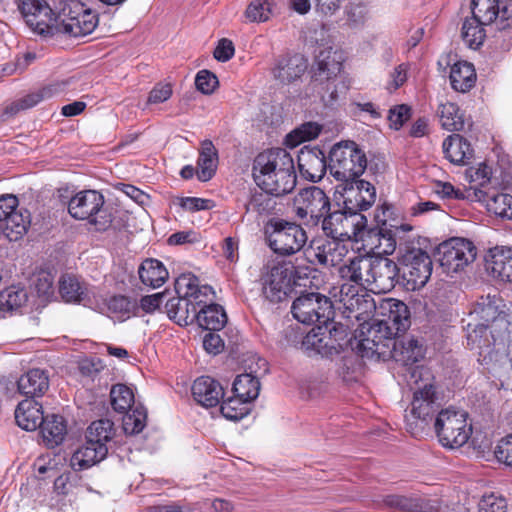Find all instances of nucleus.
<instances>
[{"label":"nucleus","mask_w":512,"mask_h":512,"mask_svg":"<svg viewBox=\"0 0 512 512\" xmlns=\"http://www.w3.org/2000/svg\"><path fill=\"white\" fill-rule=\"evenodd\" d=\"M475 312L484 323L468 333V341L480 349L479 360L482 364L501 362L505 358V342L509 327L507 315L499 312L491 302L478 304Z\"/></svg>","instance_id":"1"},{"label":"nucleus","mask_w":512,"mask_h":512,"mask_svg":"<svg viewBox=\"0 0 512 512\" xmlns=\"http://www.w3.org/2000/svg\"><path fill=\"white\" fill-rule=\"evenodd\" d=\"M253 177L262 190L274 197L289 194L296 186L293 158L282 148L264 151L254 160Z\"/></svg>","instance_id":"2"},{"label":"nucleus","mask_w":512,"mask_h":512,"mask_svg":"<svg viewBox=\"0 0 512 512\" xmlns=\"http://www.w3.org/2000/svg\"><path fill=\"white\" fill-rule=\"evenodd\" d=\"M407 383L414 392L410 413L406 415V425L413 436H418L431 423L440 408V402L430 374L425 368H411Z\"/></svg>","instance_id":"3"},{"label":"nucleus","mask_w":512,"mask_h":512,"mask_svg":"<svg viewBox=\"0 0 512 512\" xmlns=\"http://www.w3.org/2000/svg\"><path fill=\"white\" fill-rule=\"evenodd\" d=\"M367 167L365 153L353 141L335 144L329 154L330 174L343 184L357 180Z\"/></svg>","instance_id":"4"},{"label":"nucleus","mask_w":512,"mask_h":512,"mask_svg":"<svg viewBox=\"0 0 512 512\" xmlns=\"http://www.w3.org/2000/svg\"><path fill=\"white\" fill-rule=\"evenodd\" d=\"M104 197L95 190H84L68 202L69 214L78 220H88L98 231L106 230L112 222L111 214L104 207Z\"/></svg>","instance_id":"5"},{"label":"nucleus","mask_w":512,"mask_h":512,"mask_svg":"<svg viewBox=\"0 0 512 512\" xmlns=\"http://www.w3.org/2000/svg\"><path fill=\"white\" fill-rule=\"evenodd\" d=\"M465 411L447 408L441 410L434 422V429L439 442L448 448H458L467 443L472 433V426L467 422Z\"/></svg>","instance_id":"6"},{"label":"nucleus","mask_w":512,"mask_h":512,"mask_svg":"<svg viewBox=\"0 0 512 512\" xmlns=\"http://www.w3.org/2000/svg\"><path fill=\"white\" fill-rule=\"evenodd\" d=\"M399 246L402 252L400 262L404 280L412 290L422 288L432 274L430 256L422 248L408 243H400Z\"/></svg>","instance_id":"7"},{"label":"nucleus","mask_w":512,"mask_h":512,"mask_svg":"<svg viewBox=\"0 0 512 512\" xmlns=\"http://www.w3.org/2000/svg\"><path fill=\"white\" fill-rule=\"evenodd\" d=\"M295 319L304 324L328 325L333 319L331 300L320 293L310 292L297 297L291 307Z\"/></svg>","instance_id":"8"},{"label":"nucleus","mask_w":512,"mask_h":512,"mask_svg":"<svg viewBox=\"0 0 512 512\" xmlns=\"http://www.w3.org/2000/svg\"><path fill=\"white\" fill-rule=\"evenodd\" d=\"M268 232L269 247L279 255H292L299 252L307 242L305 230L298 224L285 220H276L270 223Z\"/></svg>","instance_id":"9"},{"label":"nucleus","mask_w":512,"mask_h":512,"mask_svg":"<svg viewBox=\"0 0 512 512\" xmlns=\"http://www.w3.org/2000/svg\"><path fill=\"white\" fill-rule=\"evenodd\" d=\"M296 216L307 226H317L330 211V199L317 186L301 189L294 199Z\"/></svg>","instance_id":"10"},{"label":"nucleus","mask_w":512,"mask_h":512,"mask_svg":"<svg viewBox=\"0 0 512 512\" xmlns=\"http://www.w3.org/2000/svg\"><path fill=\"white\" fill-rule=\"evenodd\" d=\"M301 277L300 267H293L287 263H278L262 275V294L272 303L282 302L292 292V273Z\"/></svg>","instance_id":"11"},{"label":"nucleus","mask_w":512,"mask_h":512,"mask_svg":"<svg viewBox=\"0 0 512 512\" xmlns=\"http://www.w3.org/2000/svg\"><path fill=\"white\" fill-rule=\"evenodd\" d=\"M366 217L361 213L343 210L328 212L321 219L324 233L332 239H350L366 226Z\"/></svg>","instance_id":"12"},{"label":"nucleus","mask_w":512,"mask_h":512,"mask_svg":"<svg viewBox=\"0 0 512 512\" xmlns=\"http://www.w3.org/2000/svg\"><path fill=\"white\" fill-rule=\"evenodd\" d=\"M18 198L12 194L0 196V226L3 235L9 241L21 239L30 225V215L24 210H18Z\"/></svg>","instance_id":"13"},{"label":"nucleus","mask_w":512,"mask_h":512,"mask_svg":"<svg viewBox=\"0 0 512 512\" xmlns=\"http://www.w3.org/2000/svg\"><path fill=\"white\" fill-rule=\"evenodd\" d=\"M18 8L26 24L42 36H54L57 16L45 0H20Z\"/></svg>","instance_id":"14"},{"label":"nucleus","mask_w":512,"mask_h":512,"mask_svg":"<svg viewBox=\"0 0 512 512\" xmlns=\"http://www.w3.org/2000/svg\"><path fill=\"white\" fill-rule=\"evenodd\" d=\"M441 267L449 274L463 269L476 257V247L464 238H451L438 248Z\"/></svg>","instance_id":"15"},{"label":"nucleus","mask_w":512,"mask_h":512,"mask_svg":"<svg viewBox=\"0 0 512 512\" xmlns=\"http://www.w3.org/2000/svg\"><path fill=\"white\" fill-rule=\"evenodd\" d=\"M337 239L316 242L304 250V255L310 263H319L324 267H340L348 254V248Z\"/></svg>","instance_id":"16"},{"label":"nucleus","mask_w":512,"mask_h":512,"mask_svg":"<svg viewBox=\"0 0 512 512\" xmlns=\"http://www.w3.org/2000/svg\"><path fill=\"white\" fill-rule=\"evenodd\" d=\"M308 68L307 60L300 54H283L275 58L270 73L281 85H290L299 80Z\"/></svg>","instance_id":"17"},{"label":"nucleus","mask_w":512,"mask_h":512,"mask_svg":"<svg viewBox=\"0 0 512 512\" xmlns=\"http://www.w3.org/2000/svg\"><path fill=\"white\" fill-rule=\"evenodd\" d=\"M343 205L348 211L360 213L369 209L375 202V187L364 180H354L343 184Z\"/></svg>","instance_id":"18"},{"label":"nucleus","mask_w":512,"mask_h":512,"mask_svg":"<svg viewBox=\"0 0 512 512\" xmlns=\"http://www.w3.org/2000/svg\"><path fill=\"white\" fill-rule=\"evenodd\" d=\"M374 257L358 255L349 258L338 268V275L342 281L351 282L369 289Z\"/></svg>","instance_id":"19"},{"label":"nucleus","mask_w":512,"mask_h":512,"mask_svg":"<svg viewBox=\"0 0 512 512\" xmlns=\"http://www.w3.org/2000/svg\"><path fill=\"white\" fill-rule=\"evenodd\" d=\"M399 269L394 261L385 257H374L368 291L387 293L397 282Z\"/></svg>","instance_id":"20"},{"label":"nucleus","mask_w":512,"mask_h":512,"mask_svg":"<svg viewBox=\"0 0 512 512\" xmlns=\"http://www.w3.org/2000/svg\"><path fill=\"white\" fill-rule=\"evenodd\" d=\"M327 167L325 154L319 148H304L298 154V168L306 180L320 181L325 175Z\"/></svg>","instance_id":"21"},{"label":"nucleus","mask_w":512,"mask_h":512,"mask_svg":"<svg viewBox=\"0 0 512 512\" xmlns=\"http://www.w3.org/2000/svg\"><path fill=\"white\" fill-rule=\"evenodd\" d=\"M486 271L502 282H512V248L496 246L491 248L485 258Z\"/></svg>","instance_id":"22"},{"label":"nucleus","mask_w":512,"mask_h":512,"mask_svg":"<svg viewBox=\"0 0 512 512\" xmlns=\"http://www.w3.org/2000/svg\"><path fill=\"white\" fill-rule=\"evenodd\" d=\"M98 25V16L89 9H84L75 16H69L56 21V34H65L73 37L88 35L94 31Z\"/></svg>","instance_id":"23"},{"label":"nucleus","mask_w":512,"mask_h":512,"mask_svg":"<svg viewBox=\"0 0 512 512\" xmlns=\"http://www.w3.org/2000/svg\"><path fill=\"white\" fill-rule=\"evenodd\" d=\"M50 375L46 369L33 368L22 374L17 380L20 394L30 399L42 397L49 389Z\"/></svg>","instance_id":"24"},{"label":"nucleus","mask_w":512,"mask_h":512,"mask_svg":"<svg viewBox=\"0 0 512 512\" xmlns=\"http://www.w3.org/2000/svg\"><path fill=\"white\" fill-rule=\"evenodd\" d=\"M201 304L203 303L178 295L166 301L165 309L170 319L180 326H187L195 322Z\"/></svg>","instance_id":"25"},{"label":"nucleus","mask_w":512,"mask_h":512,"mask_svg":"<svg viewBox=\"0 0 512 512\" xmlns=\"http://www.w3.org/2000/svg\"><path fill=\"white\" fill-rule=\"evenodd\" d=\"M192 395L203 407H214L223 397V388L213 378L202 376L194 381Z\"/></svg>","instance_id":"26"},{"label":"nucleus","mask_w":512,"mask_h":512,"mask_svg":"<svg viewBox=\"0 0 512 512\" xmlns=\"http://www.w3.org/2000/svg\"><path fill=\"white\" fill-rule=\"evenodd\" d=\"M108 454L106 445L94 444L86 440L72 455L70 463L74 470H84L104 460Z\"/></svg>","instance_id":"27"},{"label":"nucleus","mask_w":512,"mask_h":512,"mask_svg":"<svg viewBox=\"0 0 512 512\" xmlns=\"http://www.w3.org/2000/svg\"><path fill=\"white\" fill-rule=\"evenodd\" d=\"M205 303L201 304L198 309L195 322L203 329L209 331L221 330L227 323V315L222 306L215 303H208L213 300V296L204 299Z\"/></svg>","instance_id":"28"},{"label":"nucleus","mask_w":512,"mask_h":512,"mask_svg":"<svg viewBox=\"0 0 512 512\" xmlns=\"http://www.w3.org/2000/svg\"><path fill=\"white\" fill-rule=\"evenodd\" d=\"M175 291L180 297L191 298L197 302L205 303L204 299L214 296V291L209 285H200L199 279L191 274L180 275L175 282Z\"/></svg>","instance_id":"29"},{"label":"nucleus","mask_w":512,"mask_h":512,"mask_svg":"<svg viewBox=\"0 0 512 512\" xmlns=\"http://www.w3.org/2000/svg\"><path fill=\"white\" fill-rule=\"evenodd\" d=\"M423 498L417 495L388 494L374 500L375 507L389 508L400 512H422Z\"/></svg>","instance_id":"30"},{"label":"nucleus","mask_w":512,"mask_h":512,"mask_svg":"<svg viewBox=\"0 0 512 512\" xmlns=\"http://www.w3.org/2000/svg\"><path fill=\"white\" fill-rule=\"evenodd\" d=\"M42 406L33 399L21 401L15 410V420L19 427L34 431L44 421Z\"/></svg>","instance_id":"31"},{"label":"nucleus","mask_w":512,"mask_h":512,"mask_svg":"<svg viewBox=\"0 0 512 512\" xmlns=\"http://www.w3.org/2000/svg\"><path fill=\"white\" fill-rule=\"evenodd\" d=\"M383 226L371 229L367 232L366 242L370 250L379 255H391L397 246V239L391 229L385 227V220Z\"/></svg>","instance_id":"32"},{"label":"nucleus","mask_w":512,"mask_h":512,"mask_svg":"<svg viewBox=\"0 0 512 512\" xmlns=\"http://www.w3.org/2000/svg\"><path fill=\"white\" fill-rule=\"evenodd\" d=\"M390 356L405 366L413 365L423 358V348L418 340L406 338L395 339L390 350Z\"/></svg>","instance_id":"33"},{"label":"nucleus","mask_w":512,"mask_h":512,"mask_svg":"<svg viewBox=\"0 0 512 512\" xmlns=\"http://www.w3.org/2000/svg\"><path fill=\"white\" fill-rule=\"evenodd\" d=\"M443 151L446 158L457 165H465L473 153L470 143L459 134L450 135L444 140Z\"/></svg>","instance_id":"34"},{"label":"nucleus","mask_w":512,"mask_h":512,"mask_svg":"<svg viewBox=\"0 0 512 512\" xmlns=\"http://www.w3.org/2000/svg\"><path fill=\"white\" fill-rule=\"evenodd\" d=\"M218 163V152L211 140L201 142L197 161V177L200 181H208L215 174Z\"/></svg>","instance_id":"35"},{"label":"nucleus","mask_w":512,"mask_h":512,"mask_svg":"<svg viewBox=\"0 0 512 512\" xmlns=\"http://www.w3.org/2000/svg\"><path fill=\"white\" fill-rule=\"evenodd\" d=\"M361 331L369 338L376 340L375 344H378L382 356H385L388 350H391L395 334L392 327L387 323H383V321L364 323L361 325Z\"/></svg>","instance_id":"36"},{"label":"nucleus","mask_w":512,"mask_h":512,"mask_svg":"<svg viewBox=\"0 0 512 512\" xmlns=\"http://www.w3.org/2000/svg\"><path fill=\"white\" fill-rule=\"evenodd\" d=\"M102 310H105L111 318L124 321L137 314L138 303L127 296L115 295L104 303Z\"/></svg>","instance_id":"37"},{"label":"nucleus","mask_w":512,"mask_h":512,"mask_svg":"<svg viewBox=\"0 0 512 512\" xmlns=\"http://www.w3.org/2000/svg\"><path fill=\"white\" fill-rule=\"evenodd\" d=\"M450 82L452 88L458 92L469 91L476 82L474 66L466 61L455 63L450 70Z\"/></svg>","instance_id":"38"},{"label":"nucleus","mask_w":512,"mask_h":512,"mask_svg":"<svg viewBox=\"0 0 512 512\" xmlns=\"http://www.w3.org/2000/svg\"><path fill=\"white\" fill-rule=\"evenodd\" d=\"M40 428L44 442L50 447L62 443L67 434V425L64 418L56 414L46 416Z\"/></svg>","instance_id":"39"},{"label":"nucleus","mask_w":512,"mask_h":512,"mask_svg":"<svg viewBox=\"0 0 512 512\" xmlns=\"http://www.w3.org/2000/svg\"><path fill=\"white\" fill-rule=\"evenodd\" d=\"M28 301L27 291L19 286H9L0 292V318L20 311Z\"/></svg>","instance_id":"40"},{"label":"nucleus","mask_w":512,"mask_h":512,"mask_svg":"<svg viewBox=\"0 0 512 512\" xmlns=\"http://www.w3.org/2000/svg\"><path fill=\"white\" fill-rule=\"evenodd\" d=\"M383 308L388 310V318L383 323L391 326L395 335L404 332L409 327V310L405 303L389 299L385 302Z\"/></svg>","instance_id":"41"},{"label":"nucleus","mask_w":512,"mask_h":512,"mask_svg":"<svg viewBox=\"0 0 512 512\" xmlns=\"http://www.w3.org/2000/svg\"><path fill=\"white\" fill-rule=\"evenodd\" d=\"M143 284L153 288L160 287L168 279V271L157 259H146L138 270Z\"/></svg>","instance_id":"42"},{"label":"nucleus","mask_w":512,"mask_h":512,"mask_svg":"<svg viewBox=\"0 0 512 512\" xmlns=\"http://www.w3.org/2000/svg\"><path fill=\"white\" fill-rule=\"evenodd\" d=\"M472 16L480 19L484 24L495 22L499 30L501 28L502 9L496 0H472Z\"/></svg>","instance_id":"43"},{"label":"nucleus","mask_w":512,"mask_h":512,"mask_svg":"<svg viewBox=\"0 0 512 512\" xmlns=\"http://www.w3.org/2000/svg\"><path fill=\"white\" fill-rule=\"evenodd\" d=\"M329 340L332 341L331 337ZM301 349L311 354L313 352L318 354H326L331 349H336V346L333 342L329 344L327 341V336L325 332L322 331V327L318 326L316 328H312L302 339Z\"/></svg>","instance_id":"44"},{"label":"nucleus","mask_w":512,"mask_h":512,"mask_svg":"<svg viewBox=\"0 0 512 512\" xmlns=\"http://www.w3.org/2000/svg\"><path fill=\"white\" fill-rule=\"evenodd\" d=\"M342 69V63L336 56V52L323 50L316 58L315 75L321 80H331L336 77Z\"/></svg>","instance_id":"45"},{"label":"nucleus","mask_w":512,"mask_h":512,"mask_svg":"<svg viewBox=\"0 0 512 512\" xmlns=\"http://www.w3.org/2000/svg\"><path fill=\"white\" fill-rule=\"evenodd\" d=\"M59 293L65 302H82L87 297V287L74 275H63L59 280Z\"/></svg>","instance_id":"46"},{"label":"nucleus","mask_w":512,"mask_h":512,"mask_svg":"<svg viewBox=\"0 0 512 512\" xmlns=\"http://www.w3.org/2000/svg\"><path fill=\"white\" fill-rule=\"evenodd\" d=\"M438 115L441 125L445 130L460 131L464 128V114L455 103L446 102L440 104Z\"/></svg>","instance_id":"47"},{"label":"nucleus","mask_w":512,"mask_h":512,"mask_svg":"<svg viewBox=\"0 0 512 512\" xmlns=\"http://www.w3.org/2000/svg\"><path fill=\"white\" fill-rule=\"evenodd\" d=\"M232 390L242 401L250 403L259 395L260 382L251 374H241L234 380Z\"/></svg>","instance_id":"48"},{"label":"nucleus","mask_w":512,"mask_h":512,"mask_svg":"<svg viewBox=\"0 0 512 512\" xmlns=\"http://www.w3.org/2000/svg\"><path fill=\"white\" fill-rule=\"evenodd\" d=\"M273 196V194L265 190L252 193L245 204L246 213H255L257 215H268L272 213L276 207V201Z\"/></svg>","instance_id":"49"},{"label":"nucleus","mask_w":512,"mask_h":512,"mask_svg":"<svg viewBox=\"0 0 512 512\" xmlns=\"http://www.w3.org/2000/svg\"><path fill=\"white\" fill-rule=\"evenodd\" d=\"M115 434L114 423L109 419L92 422L87 428L86 440L94 444L106 445Z\"/></svg>","instance_id":"50"},{"label":"nucleus","mask_w":512,"mask_h":512,"mask_svg":"<svg viewBox=\"0 0 512 512\" xmlns=\"http://www.w3.org/2000/svg\"><path fill=\"white\" fill-rule=\"evenodd\" d=\"M337 374L345 383L358 381L362 374V362L359 357L352 352L343 356L337 364Z\"/></svg>","instance_id":"51"},{"label":"nucleus","mask_w":512,"mask_h":512,"mask_svg":"<svg viewBox=\"0 0 512 512\" xmlns=\"http://www.w3.org/2000/svg\"><path fill=\"white\" fill-rule=\"evenodd\" d=\"M364 289L354 283L343 281L340 288V302L350 312L359 311L367 302L364 295L360 294Z\"/></svg>","instance_id":"52"},{"label":"nucleus","mask_w":512,"mask_h":512,"mask_svg":"<svg viewBox=\"0 0 512 512\" xmlns=\"http://www.w3.org/2000/svg\"><path fill=\"white\" fill-rule=\"evenodd\" d=\"M485 24L480 19L472 16L466 19L462 25V38L470 48H478L485 39Z\"/></svg>","instance_id":"53"},{"label":"nucleus","mask_w":512,"mask_h":512,"mask_svg":"<svg viewBox=\"0 0 512 512\" xmlns=\"http://www.w3.org/2000/svg\"><path fill=\"white\" fill-rule=\"evenodd\" d=\"M274 8L275 0H253L245 10V17L252 23L266 22L271 18Z\"/></svg>","instance_id":"54"},{"label":"nucleus","mask_w":512,"mask_h":512,"mask_svg":"<svg viewBox=\"0 0 512 512\" xmlns=\"http://www.w3.org/2000/svg\"><path fill=\"white\" fill-rule=\"evenodd\" d=\"M65 84L66 83H64V82H56V83L49 84L47 86L42 87L41 89H39L36 92H32V93L26 95L25 97L21 98L20 100H21L25 110L32 108L35 105H37L39 102L46 100V99H50V98L54 97L55 95H58L61 92H63L64 88H65Z\"/></svg>","instance_id":"55"},{"label":"nucleus","mask_w":512,"mask_h":512,"mask_svg":"<svg viewBox=\"0 0 512 512\" xmlns=\"http://www.w3.org/2000/svg\"><path fill=\"white\" fill-rule=\"evenodd\" d=\"M111 405L117 412H127L134 404L133 391L124 384H116L110 391Z\"/></svg>","instance_id":"56"},{"label":"nucleus","mask_w":512,"mask_h":512,"mask_svg":"<svg viewBox=\"0 0 512 512\" xmlns=\"http://www.w3.org/2000/svg\"><path fill=\"white\" fill-rule=\"evenodd\" d=\"M249 402L242 401L240 397H231L222 402L221 414L228 420L238 421L247 416L250 412Z\"/></svg>","instance_id":"57"},{"label":"nucleus","mask_w":512,"mask_h":512,"mask_svg":"<svg viewBox=\"0 0 512 512\" xmlns=\"http://www.w3.org/2000/svg\"><path fill=\"white\" fill-rule=\"evenodd\" d=\"M146 411L143 407H135L126 412L122 419L123 430L126 434L133 435L140 433L146 425Z\"/></svg>","instance_id":"58"},{"label":"nucleus","mask_w":512,"mask_h":512,"mask_svg":"<svg viewBox=\"0 0 512 512\" xmlns=\"http://www.w3.org/2000/svg\"><path fill=\"white\" fill-rule=\"evenodd\" d=\"M322 130V126L316 122H307L292 131L288 135V143L297 146L302 142L311 141L317 138Z\"/></svg>","instance_id":"59"},{"label":"nucleus","mask_w":512,"mask_h":512,"mask_svg":"<svg viewBox=\"0 0 512 512\" xmlns=\"http://www.w3.org/2000/svg\"><path fill=\"white\" fill-rule=\"evenodd\" d=\"M487 208L496 216L502 218H512V196L505 193H498L489 196L487 199Z\"/></svg>","instance_id":"60"},{"label":"nucleus","mask_w":512,"mask_h":512,"mask_svg":"<svg viewBox=\"0 0 512 512\" xmlns=\"http://www.w3.org/2000/svg\"><path fill=\"white\" fill-rule=\"evenodd\" d=\"M78 369L82 376L95 380L101 372L106 370V366L100 358L91 357L81 359L78 362Z\"/></svg>","instance_id":"61"},{"label":"nucleus","mask_w":512,"mask_h":512,"mask_svg":"<svg viewBox=\"0 0 512 512\" xmlns=\"http://www.w3.org/2000/svg\"><path fill=\"white\" fill-rule=\"evenodd\" d=\"M478 512H507L506 500L494 493L484 495L478 504Z\"/></svg>","instance_id":"62"},{"label":"nucleus","mask_w":512,"mask_h":512,"mask_svg":"<svg viewBox=\"0 0 512 512\" xmlns=\"http://www.w3.org/2000/svg\"><path fill=\"white\" fill-rule=\"evenodd\" d=\"M376 340L369 338L368 335L363 334L360 330L359 340L356 345L357 352L361 356V358H380L381 352L378 344H375Z\"/></svg>","instance_id":"63"},{"label":"nucleus","mask_w":512,"mask_h":512,"mask_svg":"<svg viewBox=\"0 0 512 512\" xmlns=\"http://www.w3.org/2000/svg\"><path fill=\"white\" fill-rule=\"evenodd\" d=\"M423 506L427 507L423 508L422 512H458L459 506L456 504H448L443 499L439 498H423Z\"/></svg>","instance_id":"64"}]
</instances>
